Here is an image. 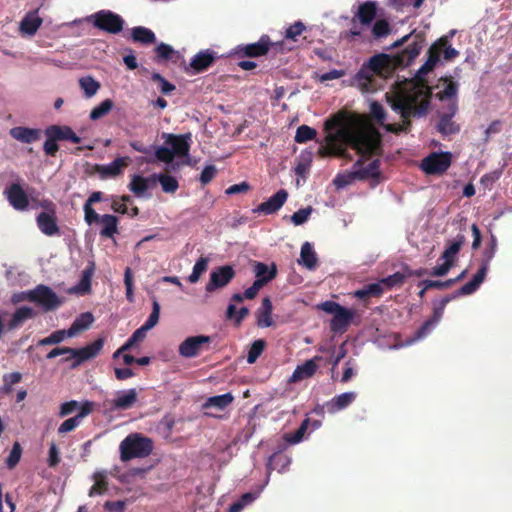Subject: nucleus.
Segmentation results:
<instances>
[{
  "mask_svg": "<svg viewBox=\"0 0 512 512\" xmlns=\"http://www.w3.org/2000/svg\"><path fill=\"white\" fill-rule=\"evenodd\" d=\"M95 481L94 485L90 488L88 495L93 497L95 495H102L108 489V482L106 480L105 472H95L93 475Z\"/></svg>",
  "mask_w": 512,
  "mask_h": 512,
  "instance_id": "nucleus-40",
  "label": "nucleus"
},
{
  "mask_svg": "<svg viewBox=\"0 0 512 512\" xmlns=\"http://www.w3.org/2000/svg\"><path fill=\"white\" fill-rule=\"evenodd\" d=\"M154 51L156 53V57L154 58V60L158 63L162 61L171 60L173 56L176 54V52L170 45L163 42L157 45Z\"/></svg>",
  "mask_w": 512,
  "mask_h": 512,
  "instance_id": "nucleus-47",
  "label": "nucleus"
},
{
  "mask_svg": "<svg viewBox=\"0 0 512 512\" xmlns=\"http://www.w3.org/2000/svg\"><path fill=\"white\" fill-rule=\"evenodd\" d=\"M68 330H57L51 333L48 337H45L38 341L39 346L46 345H54L62 342L66 337H68Z\"/></svg>",
  "mask_w": 512,
  "mask_h": 512,
  "instance_id": "nucleus-50",
  "label": "nucleus"
},
{
  "mask_svg": "<svg viewBox=\"0 0 512 512\" xmlns=\"http://www.w3.org/2000/svg\"><path fill=\"white\" fill-rule=\"evenodd\" d=\"M214 52L202 50L198 52L191 60L190 67L195 73H200L208 69L215 61Z\"/></svg>",
  "mask_w": 512,
  "mask_h": 512,
  "instance_id": "nucleus-28",
  "label": "nucleus"
},
{
  "mask_svg": "<svg viewBox=\"0 0 512 512\" xmlns=\"http://www.w3.org/2000/svg\"><path fill=\"white\" fill-rule=\"evenodd\" d=\"M465 242L466 237L463 234H458L454 239L449 241L448 246L441 255V259L454 263L456 255L459 253Z\"/></svg>",
  "mask_w": 512,
  "mask_h": 512,
  "instance_id": "nucleus-36",
  "label": "nucleus"
},
{
  "mask_svg": "<svg viewBox=\"0 0 512 512\" xmlns=\"http://www.w3.org/2000/svg\"><path fill=\"white\" fill-rule=\"evenodd\" d=\"M268 283V279L255 280L249 288H247L244 292V296L246 299H254L259 290L264 287Z\"/></svg>",
  "mask_w": 512,
  "mask_h": 512,
  "instance_id": "nucleus-62",
  "label": "nucleus"
},
{
  "mask_svg": "<svg viewBox=\"0 0 512 512\" xmlns=\"http://www.w3.org/2000/svg\"><path fill=\"white\" fill-rule=\"evenodd\" d=\"M28 301L37 304L44 311H52L57 309L62 300L59 296L48 286L39 284L34 289L28 290L26 294Z\"/></svg>",
  "mask_w": 512,
  "mask_h": 512,
  "instance_id": "nucleus-11",
  "label": "nucleus"
},
{
  "mask_svg": "<svg viewBox=\"0 0 512 512\" xmlns=\"http://www.w3.org/2000/svg\"><path fill=\"white\" fill-rule=\"evenodd\" d=\"M129 157H119L107 165H95V171L102 179L117 177L122 174L123 169L129 164Z\"/></svg>",
  "mask_w": 512,
  "mask_h": 512,
  "instance_id": "nucleus-22",
  "label": "nucleus"
},
{
  "mask_svg": "<svg viewBox=\"0 0 512 512\" xmlns=\"http://www.w3.org/2000/svg\"><path fill=\"white\" fill-rule=\"evenodd\" d=\"M272 310L273 306L270 298H263L261 306L256 311L257 325L259 327L267 328L273 325Z\"/></svg>",
  "mask_w": 512,
  "mask_h": 512,
  "instance_id": "nucleus-30",
  "label": "nucleus"
},
{
  "mask_svg": "<svg viewBox=\"0 0 512 512\" xmlns=\"http://www.w3.org/2000/svg\"><path fill=\"white\" fill-rule=\"evenodd\" d=\"M460 296L461 295H457V291H455L453 294L443 297L438 306L434 307L433 315L416 330L410 342H415L428 336L443 317L446 305L451 300Z\"/></svg>",
  "mask_w": 512,
  "mask_h": 512,
  "instance_id": "nucleus-13",
  "label": "nucleus"
},
{
  "mask_svg": "<svg viewBox=\"0 0 512 512\" xmlns=\"http://www.w3.org/2000/svg\"><path fill=\"white\" fill-rule=\"evenodd\" d=\"M9 133L12 138L25 144L36 142L41 138V130L37 128L17 126L11 128Z\"/></svg>",
  "mask_w": 512,
  "mask_h": 512,
  "instance_id": "nucleus-25",
  "label": "nucleus"
},
{
  "mask_svg": "<svg viewBox=\"0 0 512 512\" xmlns=\"http://www.w3.org/2000/svg\"><path fill=\"white\" fill-rule=\"evenodd\" d=\"M316 135L317 132L314 128L307 125H301L297 128L294 139L297 143H305L307 141L313 140Z\"/></svg>",
  "mask_w": 512,
  "mask_h": 512,
  "instance_id": "nucleus-49",
  "label": "nucleus"
},
{
  "mask_svg": "<svg viewBox=\"0 0 512 512\" xmlns=\"http://www.w3.org/2000/svg\"><path fill=\"white\" fill-rule=\"evenodd\" d=\"M312 211H313L312 207L299 209L291 216V221L296 226L302 225L303 223H305L308 220Z\"/></svg>",
  "mask_w": 512,
  "mask_h": 512,
  "instance_id": "nucleus-61",
  "label": "nucleus"
},
{
  "mask_svg": "<svg viewBox=\"0 0 512 512\" xmlns=\"http://www.w3.org/2000/svg\"><path fill=\"white\" fill-rule=\"evenodd\" d=\"M406 280V275L402 272H395L392 275L381 279V283L386 286L387 289H391L396 286H401Z\"/></svg>",
  "mask_w": 512,
  "mask_h": 512,
  "instance_id": "nucleus-58",
  "label": "nucleus"
},
{
  "mask_svg": "<svg viewBox=\"0 0 512 512\" xmlns=\"http://www.w3.org/2000/svg\"><path fill=\"white\" fill-rule=\"evenodd\" d=\"M155 156L161 162L171 163L174 159V152L167 147L160 146L156 149Z\"/></svg>",
  "mask_w": 512,
  "mask_h": 512,
  "instance_id": "nucleus-64",
  "label": "nucleus"
},
{
  "mask_svg": "<svg viewBox=\"0 0 512 512\" xmlns=\"http://www.w3.org/2000/svg\"><path fill=\"white\" fill-rule=\"evenodd\" d=\"M45 135L47 139L44 142L43 150L47 155L54 157L59 150L57 141L46 130Z\"/></svg>",
  "mask_w": 512,
  "mask_h": 512,
  "instance_id": "nucleus-63",
  "label": "nucleus"
},
{
  "mask_svg": "<svg viewBox=\"0 0 512 512\" xmlns=\"http://www.w3.org/2000/svg\"><path fill=\"white\" fill-rule=\"evenodd\" d=\"M151 80L159 84V90L164 95H170L176 89L174 84L170 83L158 72L152 74Z\"/></svg>",
  "mask_w": 512,
  "mask_h": 512,
  "instance_id": "nucleus-52",
  "label": "nucleus"
},
{
  "mask_svg": "<svg viewBox=\"0 0 512 512\" xmlns=\"http://www.w3.org/2000/svg\"><path fill=\"white\" fill-rule=\"evenodd\" d=\"M208 260L204 257H200L195 263L192 273L190 274L188 280L191 283H196L200 276L207 270Z\"/></svg>",
  "mask_w": 512,
  "mask_h": 512,
  "instance_id": "nucleus-54",
  "label": "nucleus"
},
{
  "mask_svg": "<svg viewBox=\"0 0 512 512\" xmlns=\"http://www.w3.org/2000/svg\"><path fill=\"white\" fill-rule=\"evenodd\" d=\"M213 338L208 335H195L187 337L178 347V353L184 358H195L201 353L211 349Z\"/></svg>",
  "mask_w": 512,
  "mask_h": 512,
  "instance_id": "nucleus-12",
  "label": "nucleus"
},
{
  "mask_svg": "<svg viewBox=\"0 0 512 512\" xmlns=\"http://www.w3.org/2000/svg\"><path fill=\"white\" fill-rule=\"evenodd\" d=\"M92 410H93V403L90 401H85L81 405V409L76 416L66 419L59 426L58 433L65 434L70 431H73L80 424L81 419L84 418L85 416L89 415L92 412Z\"/></svg>",
  "mask_w": 512,
  "mask_h": 512,
  "instance_id": "nucleus-24",
  "label": "nucleus"
},
{
  "mask_svg": "<svg viewBox=\"0 0 512 512\" xmlns=\"http://www.w3.org/2000/svg\"><path fill=\"white\" fill-rule=\"evenodd\" d=\"M98 223L102 224L100 235L104 238H113L118 233L119 219L112 214H103Z\"/></svg>",
  "mask_w": 512,
  "mask_h": 512,
  "instance_id": "nucleus-33",
  "label": "nucleus"
},
{
  "mask_svg": "<svg viewBox=\"0 0 512 512\" xmlns=\"http://www.w3.org/2000/svg\"><path fill=\"white\" fill-rule=\"evenodd\" d=\"M310 424V419H305L300 427L293 433V434H286L285 435V440L290 443V444H296L298 442H300L306 432V430L308 429V426Z\"/></svg>",
  "mask_w": 512,
  "mask_h": 512,
  "instance_id": "nucleus-56",
  "label": "nucleus"
},
{
  "mask_svg": "<svg viewBox=\"0 0 512 512\" xmlns=\"http://www.w3.org/2000/svg\"><path fill=\"white\" fill-rule=\"evenodd\" d=\"M458 112V100L454 99L448 102L444 110L439 112V121L436 125L437 131L442 136L454 135L460 132V125L453 121V117Z\"/></svg>",
  "mask_w": 512,
  "mask_h": 512,
  "instance_id": "nucleus-14",
  "label": "nucleus"
},
{
  "mask_svg": "<svg viewBox=\"0 0 512 512\" xmlns=\"http://www.w3.org/2000/svg\"><path fill=\"white\" fill-rule=\"evenodd\" d=\"M94 270V263H89V265L82 271L79 283L73 287L71 291L80 295L89 293L91 291V279L94 274Z\"/></svg>",
  "mask_w": 512,
  "mask_h": 512,
  "instance_id": "nucleus-32",
  "label": "nucleus"
},
{
  "mask_svg": "<svg viewBox=\"0 0 512 512\" xmlns=\"http://www.w3.org/2000/svg\"><path fill=\"white\" fill-rule=\"evenodd\" d=\"M128 188L136 196H142L149 188L148 179L141 175H133Z\"/></svg>",
  "mask_w": 512,
  "mask_h": 512,
  "instance_id": "nucleus-41",
  "label": "nucleus"
},
{
  "mask_svg": "<svg viewBox=\"0 0 512 512\" xmlns=\"http://www.w3.org/2000/svg\"><path fill=\"white\" fill-rule=\"evenodd\" d=\"M56 141L69 140L80 143L81 138L69 126L51 125L45 129Z\"/></svg>",
  "mask_w": 512,
  "mask_h": 512,
  "instance_id": "nucleus-31",
  "label": "nucleus"
},
{
  "mask_svg": "<svg viewBox=\"0 0 512 512\" xmlns=\"http://www.w3.org/2000/svg\"><path fill=\"white\" fill-rule=\"evenodd\" d=\"M318 307L322 311L333 315L330 321V330L333 333H345L355 317L353 310L347 309L335 301H325Z\"/></svg>",
  "mask_w": 512,
  "mask_h": 512,
  "instance_id": "nucleus-8",
  "label": "nucleus"
},
{
  "mask_svg": "<svg viewBox=\"0 0 512 512\" xmlns=\"http://www.w3.org/2000/svg\"><path fill=\"white\" fill-rule=\"evenodd\" d=\"M114 107V102L111 99H105L98 106L94 107L90 112L91 120H98L106 116Z\"/></svg>",
  "mask_w": 512,
  "mask_h": 512,
  "instance_id": "nucleus-46",
  "label": "nucleus"
},
{
  "mask_svg": "<svg viewBox=\"0 0 512 512\" xmlns=\"http://www.w3.org/2000/svg\"><path fill=\"white\" fill-rule=\"evenodd\" d=\"M137 397L138 393L135 388L118 392L116 398L112 400V407L117 410H128L134 406Z\"/></svg>",
  "mask_w": 512,
  "mask_h": 512,
  "instance_id": "nucleus-27",
  "label": "nucleus"
},
{
  "mask_svg": "<svg viewBox=\"0 0 512 512\" xmlns=\"http://www.w3.org/2000/svg\"><path fill=\"white\" fill-rule=\"evenodd\" d=\"M42 24V19L40 17L26 16L20 24V29L22 32L28 35H34L39 27Z\"/></svg>",
  "mask_w": 512,
  "mask_h": 512,
  "instance_id": "nucleus-43",
  "label": "nucleus"
},
{
  "mask_svg": "<svg viewBox=\"0 0 512 512\" xmlns=\"http://www.w3.org/2000/svg\"><path fill=\"white\" fill-rule=\"evenodd\" d=\"M445 61H451L459 55V51L453 48L448 37L443 36L435 41L427 51V59L419 68L418 75H426L431 72L440 61L441 53Z\"/></svg>",
  "mask_w": 512,
  "mask_h": 512,
  "instance_id": "nucleus-7",
  "label": "nucleus"
},
{
  "mask_svg": "<svg viewBox=\"0 0 512 512\" xmlns=\"http://www.w3.org/2000/svg\"><path fill=\"white\" fill-rule=\"evenodd\" d=\"M233 400L234 396L230 392L222 395L212 396L206 399L203 404V408H216L218 410H224L233 402Z\"/></svg>",
  "mask_w": 512,
  "mask_h": 512,
  "instance_id": "nucleus-37",
  "label": "nucleus"
},
{
  "mask_svg": "<svg viewBox=\"0 0 512 512\" xmlns=\"http://www.w3.org/2000/svg\"><path fill=\"white\" fill-rule=\"evenodd\" d=\"M306 30V26L302 21H296L290 25L285 31V39L296 42L298 37Z\"/></svg>",
  "mask_w": 512,
  "mask_h": 512,
  "instance_id": "nucleus-53",
  "label": "nucleus"
},
{
  "mask_svg": "<svg viewBox=\"0 0 512 512\" xmlns=\"http://www.w3.org/2000/svg\"><path fill=\"white\" fill-rule=\"evenodd\" d=\"M159 316H160V304L157 301V299L154 297L153 301H152V312L149 315L146 322L143 324V326L146 327L148 330H151L152 328H154L157 325V323L159 321Z\"/></svg>",
  "mask_w": 512,
  "mask_h": 512,
  "instance_id": "nucleus-57",
  "label": "nucleus"
},
{
  "mask_svg": "<svg viewBox=\"0 0 512 512\" xmlns=\"http://www.w3.org/2000/svg\"><path fill=\"white\" fill-rule=\"evenodd\" d=\"M426 41L425 33L413 30L393 43L392 47L397 48L405 43L407 46L398 54L394 55V64L400 67L409 66L422 51Z\"/></svg>",
  "mask_w": 512,
  "mask_h": 512,
  "instance_id": "nucleus-3",
  "label": "nucleus"
},
{
  "mask_svg": "<svg viewBox=\"0 0 512 512\" xmlns=\"http://www.w3.org/2000/svg\"><path fill=\"white\" fill-rule=\"evenodd\" d=\"M165 143L171 146V151L174 152V157H186L190 151L191 134H164Z\"/></svg>",
  "mask_w": 512,
  "mask_h": 512,
  "instance_id": "nucleus-18",
  "label": "nucleus"
},
{
  "mask_svg": "<svg viewBox=\"0 0 512 512\" xmlns=\"http://www.w3.org/2000/svg\"><path fill=\"white\" fill-rule=\"evenodd\" d=\"M35 316V312L31 307L28 306H22L18 308L14 314L12 315V318L7 324L8 330H14L20 326L23 325V323L31 319Z\"/></svg>",
  "mask_w": 512,
  "mask_h": 512,
  "instance_id": "nucleus-35",
  "label": "nucleus"
},
{
  "mask_svg": "<svg viewBox=\"0 0 512 512\" xmlns=\"http://www.w3.org/2000/svg\"><path fill=\"white\" fill-rule=\"evenodd\" d=\"M356 399L355 392H345L340 395L335 396L330 401L326 403V407L328 412L335 413L347 408L351 405Z\"/></svg>",
  "mask_w": 512,
  "mask_h": 512,
  "instance_id": "nucleus-29",
  "label": "nucleus"
},
{
  "mask_svg": "<svg viewBox=\"0 0 512 512\" xmlns=\"http://www.w3.org/2000/svg\"><path fill=\"white\" fill-rule=\"evenodd\" d=\"M396 67L394 56L391 57L384 53L376 54L361 67L356 78L363 86H367L375 75L385 77Z\"/></svg>",
  "mask_w": 512,
  "mask_h": 512,
  "instance_id": "nucleus-4",
  "label": "nucleus"
},
{
  "mask_svg": "<svg viewBox=\"0 0 512 512\" xmlns=\"http://www.w3.org/2000/svg\"><path fill=\"white\" fill-rule=\"evenodd\" d=\"M79 85L87 98L94 96L100 89V83L91 76L80 78Z\"/></svg>",
  "mask_w": 512,
  "mask_h": 512,
  "instance_id": "nucleus-42",
  "label": "nucleus"
},
{
  "mask_svg": "<svg viewBox=\"0 0 512 512\" xmlns=\"http://www.w3.org/2000/svg\"><path fill=\"white\" fill-rule=\"evenodd\" d=\"M299 264L308 269H314L317 265V256L309 242H305L301 247Z\"/></svg>",
  "mask_w": 512,
  "mask_h": 512,
  "instance_id": "nucleus-38",
  "label": "nucleus"
},
{
  "mask_svg": "<svg viewBox=\"0 0 512 512\" xmlns=\"http://www.w3.org/2000/svg\"><path fill=\"white\" fill-rule=\"evenodd\" d=\"M131 39L135 43L151 45L156 42L155 33L144 26H136L131 29Z\"/></svg>",
  "mask_w": 512,
  "mask_h": 512,
  "instance_id": "nucleus-34",
  "label": "nucleus"
},
{
  "mask_svg": "<svg viewBox=\"0 0 512 512\" xmlns=\"http://www.w3.org/2000/svg\"><path fill=\"white\" fill-rule=\"evenodd\" d=\"M235 276V270L230 265L218 267L210 274L209 282L206 284V291L213 292L219 288H223L230 283Z\"/></svg>",
  "mask_w": 512,
  "mask_h": 512,
  "instance_id": "nucleus-17",
  "label": "nucleus"
},
{
  "mask_svg": "<svg viewBox=\"0 0 512 512\" xmlns=\"http://www.w3.org/2000/svg\"><path fill=\"white\" fill-rule=\"evenodd\" d=\"M390 32V24L383 19L376 21L372 28V34L376 39L386 37Z\"/></svg>",
  "mask_w": 512,
  "mask_h": 512,
  "instance_id": "nucleus-59",
  "label": "nucleus"
},
{
  "mask_svg": "<svg viewBox=\"0 0 512 512\" xmlns=\"http://www.w3.org/2000/svg\"><path fill=\"white\" fill-rule=\"evenodd\" d=\"M322 359L321 356H314L312 359L306 360L303 364L298 365L289 381L296 383L312 377L318 369V363L322 361Z\"/></svg>",
  "mask_w": 512,
  "mask_h": 512,
  "instance_id": "nucleus-21",
  "label": "nucleus"
},
{
  "mask_svg": "<svg viewBox=\"0 0 512 512\" xmlns=\"http://www.w3.org/2000/svg\"><path fill=\"white\" fill-rule=\"evenodd\" d=\"M254 272L257 278L256 280L268 279V282H270L272 279L275 278L277 270L275 265H273L272 268L269 269V267L265 263L257 262L254 267Z\"/></svg>",
  "mask_w": 512,
  "mask_h": 512,
  "instance_id": "nucleus-45",
  "label": "nucleus"
},
{
  "mask_svg": "<svg viewBox=\"0 0 512 512\" xmlns=\"http://www.w3.org/2000/svg\"><path fill=\"white\" fill-rule=\"evenodd\" d=\"M22 455V448L19 442H15L12 449L6 459V466L9 469H13L19 463Z\"/></svg>",
  "mask_w": 512,
  "mask_h": 512,
  "instance_id": "nucleus-55",
  "label": "nucleus"
},
{
  "mask_svg": "<svg viewBox=\"0 0 512 512\" xmlns=\"http://www.w3.org/2000/svg\"><path fill=\"white\" fill-rule=\"evenodd\" d=\"M324 128L327 131L337 129L335 133L326 136L327 144L333 146L336 154L348 157L345 146H350L361 158L352 167L351 176L357 180L378 179L381 175L380 160L374 159L367 167H363L365 158L380 155L381 137L375 130H367L359 124L356 118L339 112L325 121Z\"/></svg>",
  "mask_w": 512,
  "mask_h": 512,
  "instance_id": "nucleus-1",
  "label": "nucleus"
},
{
  "mask_svg": "<svg viewBox=\"0 0 512 512\" xmlns=\"http://www.w3.org/2000/svg\"><path fill=\"white\" fill-rule=\"evenodd\" d=\"M265 347L266 341L264 339L255 340L248 351L247 362L249 364L255 363L259 356L263 353Z\"/></svg>",
  "mask_w": 512,
  "mask_h": 512,
  "instance_id": "nucleus-48",
  "label": "nucleus"
},
{
  "mask_svg": "<svg viewBox=\"0 0 512 512\" xmlns=\"http://www.w3.org/2000/svg\"><path fill=\"white\" fill-rule=\"evenodd\" d=\"M88 20L95 28L109 34L120 33L125 24L124 19L111 10H100L92 14Z\"/></svg>",
  "mask_w": 512,
  "mask_h": 512,
  "instance_id": "nucleus-10",
  "label": "nucleus"
},
{
  "mask_svg": "<svg viewBox=\"0 0 512 512\" xmlns=\"http://www.w3.org/2000/svg\"><path fill=\"white\" fill-rule=\"evenodd\" d=\"M93 321L94 317L90 312L82 313L70 326L68 337H73L79 332L89 328Z\"/></svg>",
  "mask_w": 512,
  "mask_h": 512,
  "instance_id": "nucleus-39",
  "label": "nucleus"
},
{
  "mask_svg": "<svg viewBox=\"0 0 512 512\" xmlns=\"http://www.w3.org/2000/svg\"><path fill=\"white\" fill-rule=\"evenodd\" d=\"M377 15V3L374 1H366L359 5L358 12L355 17L352 19V23L354 24L356 19L362 25H370Z\"/></svg>",
  "mask_w": 512,
  "mask_h": 512,
  "instance_id": "nucleus-26",
  "label": "nucleus"
},
{
  "mask_svg": "<svg viewBox=\"0 0 512 512\" xmlns=\"http://www.w3.org/2000/svg\"><path fill=\"white\" fill-rule=\"evenodd\" d=\"M293 47H286L284 41L273 42L271 38L264 34L255 43L241 44L235 47L234 54L238 58H256L267 55L272 49L276 53L290 51Z\"/></svg>",
  "mask_w": 512,
  "mask_h": 512,
  "instance_id": "nucleus-6",
  "label": "nucleus"
},
{
  "mask_svg": "<svg viewBox=\"0 0 512 512\" xmlns=\"http://www.w3.org/2000/svg\"><path fill=\"white\" fill-rule=\"evenodd\" d=\"M38 229L46 236L59 234L56 213H39L36 217Z\"/></svg>",
  "mask_w": 512,
  "mask_h": 512,
  "instance_id": "nucleus-23",
  "label": "nucleus"
},
{
  "mask_svg": "<svg viewBox=\"0 0 512 512\" xmlns=\"http://www.w3.org/2000/svg\"><path fill=\"white\" fill-rule=\"evenodd\" d=\"M287 198L288 192L285 189H280L268 200L253 209V213H263L265 215L274 214L285 204Z\"/></svg>",
  "mask_w": 512,
  "mask_h": 512,
  "instance_id": "nucleus-19",
  "label": "nucleus"
},
{
  "mask_svg": "<svg viewBox=\"0 0 512 512\" xmlns=\"http://www.w3.org/2000/svg\"><path fill=\"white\" fill-rule=\"evenodd\" d=\"M119 450L120 459L123 462L135 458H145L152 453L153 442L140 433H131L121 441Z\"/></svg>",
  "mask_w": 512,
  "mask_h": 512,
  "instance_id": "nucleus-5",
  "label": "nucleus"
},
{
  "mask_svg": "<svg viewBox=\"0 0 512 512\" xmlns=\"http://www.w3.org/2000/svg\"><path fill=\"white\" fill-rule=\"evenodd\" d=\"M444 81L447 82V84L442 91L437 93L438 99L440 101L449 100V102L451 100L457 99L456 95L458 92V83L448 78H445Z\"/></svg>",
  "mask_w": 512,
  "mask_h": 512,
  "instance_id": "nucleus-44",
  "label": "nucleus"
},
{
  "mask_svg": "<svg viewBox=\"0 0 512 512\" xmlns=\"http://www.w3.org/2000/svg\"><path fill=\"white\" fill-rule=\"evenodd\" d=\"M158 181L162 190L166 193H174L179 187L177 179L170 175L160 174L158 175Z\"/></svg>",
  "mask_w": 512,
  "mask_h": 512,
  "instance_id": "nucleus-51",
  "label": "nucleus"
},
{
  "mask_svg": "<svg viewBox=\"0 0 512 512\" xmlns=\"http://www.w3.org/2000/svg\"><path fill=\"white\" fill-rule=\"evenodd\" d=\"M431 97L432 90L426 83H416L406 91L387 97L391 109L401 117V123L385 124L386 112L377 101L371 102L370 115L387 132L408 133L412 126L411 118H422L428 114Z\"/></svg>",
  "mask_w": 512,
  "mask_h": 512,
  "instance_id": "nucleus-2",
  "label": "nucleus"
},
{
  "mask_svg": "<svg viewBox=\"0 0 512 512\" xmlns=\"http://www.w3.org/2000/svg\"><path fill=\"white\" fill-rule=\"evenodd\" d=\"M419 285H425V289H447L454 285V280L447 279L445 281L440 280H423L419 283Z\"/></svg>",
  "mask_w": 512,
  "mask_h": 512,
  "instance_id": "nucleus-60",
  "label": "nucleus"
},
{
  "mask_svg": "<svg viewBox=\"0 0 512 512\" xmlns=\"http://www.w3.org/2000/svg\"><path fill=\"white\" fill-rule=\"evenodd\" d=\"M451 165V153H431L421 162V169L428 175H441L448 170Z\"/></svg>",
  "mask_w": 512,
  "mask_h": 512,
  "instance_id": "nucleus-15",
  "label": "nucleus"
},
{
  "mask_svg": "<svg viewBox=\"0 0 512 512\" xmlns=\"http://www.w3.org/2000/svg\"><path fill=\"white\" fill-rule=\"evenodd\" d=\"M497 249V240L495 236H491L489 243L487 244L484 252L482 264L477 273L473 278L457 290V295H470L473 294L482 282L485 280L490 261L494 258Z\"/></svg>",
  "mask_w": 512,
  "mask_h": 512,
  "instance_id": "nucleus-9",
  "label": "nucleus"
},
{
  "mask_svg": "<svg viewBox=\"0 0 512 512\" xmlns=\"http://www.w3.org/2000/svg\"><path fill=\"white\" fill-rule=\"evenodd\" d=\"M4 194L10 205L19 211L26 210L29 206V198L23 188L18 183H12Z\"/></svg>",
  "mask_w": 512,
  "mask_h": 512,
  "instance_id": "nucleus-20",
  "label": "nucleus"
},
{
  "mask_svg": "<svg viewBox=\"0 0 512 512\" xmlns=\"http://www.w3.org/2000/svg\"><path fill=\"white\" fill-rule=\"evenodd\" d=\"M104 346V339L99 338L95 340L94 342L86 345L82 348H71L69 351V356L64 359V361H69L70 359H74L73 363L71 364V368H77L80 366L83 362L95 358L100 351L102 350Z\"/></svg>",
  "mask_w": 512,
  "mask_h": 512,
  "instance_id": "nucleus-16",
  "label": "nucleus"
}]
</instances>
